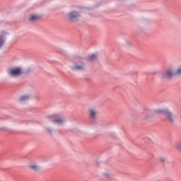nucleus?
Instances as JSON below:
<instances>
[{
  "label": "nucleus",
  "instance_id": "nucleus-10",
  "mask_svg": "<svg viewBox=\"0 0 181 181\" xmlns=\"http://www.w3.org/2000/svg\"><path fill=\"white\" fill-rule=\"evenodd\" d=\"M168 111V109H156L154 110V113L157 114L158 115L162 114L165 117V112Z\"/></svg>",
  "mask_w": 181,
  "mask_h": 181
},
{
  "label": "nucleus",
  "instance_id": "nucleus-11",
  "mask_svg": "<svg viewBox=\"0 0 181 181\" xmlns=\"http://www.w3.org/2000/svg\"><path fill=\"white\" fill-rule=\"evenodd\" d=\"M40 19V17L36 14H31L30 16V21L31 22H36V21H39Z\"/></svg>",
  "mask_w": 181,
  "mask_h": 181
},
{
  "label": "nucleus",
  "instance_id": "nucleus-15",
  "mask_svg": "<svg viewBox=\"0 0 181 181\" xmlns=\"http://www.w3.org/2000/svg\"><path fill=\"white\" fill-rule=\"evenodd\" d=\"M28 100H29V96L23 95L20 98L19 101L21 103H25V101H28Z\"/></svg>",
  "mask_w": 181,
  "mask_h": 181
},
{
  "label": "nucleus",
  "instance_id": "nucleus-2",
  "mask_svg": "<svg viewBox=\"0 0 181 181\" xmlns=\"http://www.w3.org/2000/svg\"><path fill=\"white\" fill-rule=\"evenodd\" d=\"M8 74L11 77L16 78L22 76V74H23V71H22V68L21 67H14L9 69Z\"/></svg>",
  "mask_w": 181,
  "mask_h": 181
},
{
  "label": "nucleus",
  "instance_id": "nucleus-14",
  "mask_svg": "<svg viewBox=\"0 0 181 181\" xmlns=\"http://www.w3.org/2000/svg\"><path fill=\"white\" fill-rule=\"evenodd\" d=\"M98 57L97 54H92L88 57V60H90V62H93V60H97Z\"/></svg>",
  "mask_w": 181,
  "mask_h": 181
},
{
  "label": "nucleus",
  "instance_id": "nucleus-17",
  "mask_svg": "<svg viewBox=\"0 0 181 181\" xmlns=\"http://www.w3.org/2000/svg\"><path fill=\"white\" fill-rule=\"evenodd\" d=\"M48 132H52V130L51 129H48Z\"/></svg>",
  "mask_w": 181,
  "mask_h": 181
},
{
  "label": "nucleus",
  "instance_id": "nucleus-18",
  "mask_svg": "<svg viewBox=\"0 0 181 181\" xmlns=\"http://www.w3.org/2000/svg\"><path fill=\"white\" fill-rule=\"evenodd\" d=\"M150 116H146V118H149Z\"/></svg>",
  "mask_w": 181,
  "mask_h": 181
},
{
  "label": "nucleus",
  "instance_id": "nucleus-7",
  "mask_svg": "<svg viewBox=\"0 0 181 181\" xmlns=\"http://www.w3.org/2000/svg\"><path fill=\"white\" fill-rule=\"evenodd\" d=\"M103 176L105 177L106 179H109L110 180H112V179L115 177V175L110 171H105L104 173H103Z\"/></svg>",
  "mask_w": 181,
  "mask_h": 181
},
{
  "label": "nucleus",
  "instance_id": "nucleus-1",
  "mask_svg": "<svg viewBox=\"0 0 181 181\" xmlns=\"http://www.w3.org/2000/svg\"><path fill=\"white\" fill-rule=\"evenodd\" d=\"M164 117L166 121L171 123L175 122L177 119V116L173 114L169 109H167V111L165 112Z\"/></svg>",
  "mask_w": 181,
  "mask_h": 181
},
{
  "label": "nucleus",
  "instance_id": "nucleus-6",
  "mask_svg": "<svg viewBox=\"0 0 181 181\" xmlns=\"http://www.w3.org/2000/svg\"><path fill=\"white\" fill-rule=\"evenodd\" d=\"M68 16L70 21H75V19L80 17V13H78L77 11H71Z\"/></svg>",
  "mask_w": 181,
  "mask_h": 181
},
{
  "label": "nucleus",
  "instance_id": "nucleus-9",
  "mask_svg": "<svg viewBox=\"0 0 181 181\" xmlns=\"http://www.w3.org/2000/svg\"><path fill=\"white\" fill-rule=\"evenodd\" d=\"M29 168L31 169V170H34V172L40 170V166H39L37 164H31L29 165Z\"/></svg>",
  "mask_w": 181,
  "mask_h": 181
},
{
  "label": "nucleus",
  "instance_id": "nucleus-4",
  "mask_svg": "<svg viewBox=\"0 0 181 181\" xmlns=\"http://www.w3.org/2000/svg\"><path fill=\"white\" fill-rule=\"evenodd\" d=\"M71 70H75L78 71H84L86 70V66H84V62H80L74 66L71 67Z\"/></svg>",
  "mask_w": 181,
  "mask_h": 181
},
{
  "label": "nucleus",
  "instance_id": "nucleus-8",
  "mask_svg": "<svg viewBox=\"0 0 181 181\" xmlns=\"http://www.w3.org/2000/svg\"><path fill=\"white\" fill-rule=\"evenodd\" d=\"M52 122L56 125H63L64 120L62 117H57L52 120Z\"/></svg>",
  "mask_w": 181,
  "mask_h": 181
},
{
  "label": "nucleus",
  "instance_id": "nucleus-13",
  "mask_svg": "<svg viewBox=\"0 0 181 181\" xmlns=\"http://www.w3.org/2000/svg\"><path fill=\"white\" fill-rule=\"evenodd\" d=\"M175 77H179L181 76V66L178 67L177 69L174 71Z\"/></svg>",
  "mask_w": 181,
  "mask_h": 181
},
{
  "label": "nucleus",
  "instance_id": "nucleus-12",
  "mask_svg": "<svg viewBox=\"0 0 181 181\" xmlns=\"http://www.w3.org/2000/svg\"><path fill=\"white\" fill-rule=\"evenodd\" d=\"M5 43V35L4 34L0 35V48L4 46V44Z\"/></svg>",
  "mask_w": 181,
  "mask_h": 181
},
{
  "label": "nucleus",
  "instance_id": "nucleus-3",
  "mask_svg": "<svg viewBox=\"0 0 181 181\" xmlns=\"http://www.w3.org/2000/svg\"><path fill=\"white\" fill-rule=\"evenodd\" d=\"M162 78H172V77H175V70L173 69H168L161 75Z\"/></svg>",
  "mask_w": 181,
  "mask_h": 181
},
{
  "label": "nucleus",
  "instance_id": "nucleus-16",
  "mask_svg": "<svg viewBox=\"0 0 181 181\" xmlns=\"http://www.w3.org/2000/svg\"><path fill=\"white\" fill-rule=\"evenodd\" d=\"M175 148L178 150V151H181V143L180 142H177L175 144Z\"/></svg>",
  "mask_w": 181,
  "mask_h": 181
},
{
  "label": "nucleus",
  "instance_id": "nucleus-5",
  "mask_svg": "<svg viewBox=\"0 0 181 181\" xmlns=\"http://www.w3.org/2000/svg\"><path fill=\"white\" fill-rule=\"evenodd\" d=\"M98 114V112L95 108H90L89 109V117L90 119H95L97 118V115Z\"/></svg>",
  "mask_w": 181,
  "mask_h": 181
}]
</instances>
